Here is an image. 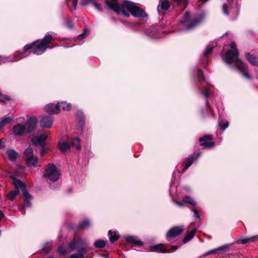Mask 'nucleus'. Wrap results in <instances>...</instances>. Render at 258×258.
<instances>
[{
	"label": "nucleus",
	"instance_id": "obj_52",
	"mask_svg": "<svg viewBox=\"0 0 258 258\" xmlns=\"http://www.w3.org/2000/svg\"><path fill=\"white\" fill-rule=\"evenodd\" d=\"M174 203L176 205H177L179 207H183V204L180 201H178L177 200H174Z\"/></svg>",
	"mask_w": 258,
	"mask_h": 258
},
{
	"label": "nucleus",
	"instance_id": "obj_39",
	"mask_svg": "<svg viewBox=\"0 0 258 258\" xmlns=\"http://www.w3.org/2000/svg\"><path fill=\"white\" fill-rule=\"evenodd\" d=\"M78 0H66L68 7H70L72 5L73 10L75 11L77 7Z\"/></svg>",
	"mask_w": 258,
	"mask_h": 258
},
{
	"label": "nucleus",
	"instance_id": "obj_24",
	"mask_svg": "<svg viewBox=\"0 0 258 258\" xmlns=\"http://www.w3.org/2000/svg\"><path fill=\"white\" fill-rule=\"evenodd\" d=\"M197 231V228H195L189 233H187L185 235V236L183 239V243H186L187 242H188L189 241H190V240H191L192 239V238L194 237Z\"/></svg>",
	"mask_w": 258,
	"mask_h": 258
},
{
	"label": "nucleus",
	"instance_id": "obj_14",
	"mask_svg": "<svg viewBox=\"0 0 258 258\" xmlns=\"http://www.w3.org/2000/svg\"><path fill=\"white\" fill-rule=\"evenodd\" d=\"M26 133H27V129L24 124L18 123L14 126L13 134L15 136H22Z\"/></svg>",
	"mask_w": 258,
	"mask_h": 258
},
{
	"label": "nucleus",
	"instance_id": "obj_32",
	"mask_svg": "<svg viewBox=\"0 0 258 258\" xmlns=\"http://www.w3.org/2000/svg\"><path fill=\"white\" fill-rule=\"evenodd\" d=\"M257 240H258V235L256 236L243 238L241 239V242L242 244H245L248 242L255 241Z\"/></svg>",
	"mask_w": 258,
	"mask_h": 258
},
{
	"label": "nucleus",
	"instance_id": "obj_12",
	"mask_svg": "<svg viewBox=\"0 0 258 258\" xmlns=\"http://www.w3.org/2000/svg\"><path fill=\"white\" fill-rule=\"evenodd\" d=\"M200 155V152H195L193 154L189 155L183 162L182 166L183 167V171L187 170L194 161L197 160Z\"/></svg>",
	"mask_w": 258,
	"mask_h": 258
},
{
	"label": "nucleus",
	"instance_id": "obj_58",
	"mask_svg": "<svg viewBox=\"0 0 258 258\" xmlns=\"http://www.w3.org/2000/svg\"><path fill=\"white\" fill-rule=\"evenodd\" d=\"M175 1L178 2H181L182 0H175Z\"/></svg>",
	"mask_w": 258,
	"mask_h": 258
},
{
	"label": "nucleus",
	"instance_id": "obj_44",
	"mask_svg": "<svg viewBox=\"0 0 258 258\" xmlns=\"http://www.w3.org/2000/svg\"><path fill=\"white\" fill-rule=\"evenodd\" d=\"M25 57V56L24 54V52L19 53L18 54L15 55L14 61H18Z\"/></svg>",
	"mask_w": 258,
	"mask_h": 258
},
{
	"label": "nucleus",
	"instance_id": "obj_35",
	"mask_svg": "<svg viewBox=\"0 0 258 258\" xmlns=\"http://www.w3.org/2000/svg\"><path fill=\"white\" fill-rule=\"evenodd\" d=\"M51 249V242H48L44 244L42 247V252L44 254H47Z\"/></svg>",
	"mask_w": 258,
	"mask_h": 258
},
{
	"label": "nucleus",
	"instance_id": "obj_46",
	"mask_svg": "<svg viewBox=\"0 0 258 258\" xmlns=\"http://www.w3.org/2000/svg\"><path fill=\"white\" fill-rule=\"evenodd\" d=\"M222 10H223V13H224L225 15H228V14H229L228 8V7H227V4H224L223 5Z\"/></svg>",
	"mask_w": 258,
	"mask_h": 258
},
{
	"label": "nucleus",
	"instance_id": "obj_8",
	"mask_svg": "<svg viewBox=\"0 0 258 258\" xmlns=\"http://www.w3.org/2000/svg\"><path fill=\"white\" fill-rule=\"evenodd\" d=\"M80 142V139L77 137H75L72 139L70 141L69 143L66 142H59L58 144V148L62 152H66L69 150L71 147H76L77 150H80L81 148Z\"/></svg>",
	"mask_w": 258,
	"mask_h": 258
},
{
	"label": "nucleus",
	"instance_id": "obj_13",
	"mask_svg": "<svg viewBox=\"0 0 258 258\" xmlns=\"http://www.w3.org/2000/svg\"><path fill=\"white\" fill-rule=\"evenodd\" d=\"M37 122L38 120L36 117L32 116L27 118L26 121L27 133H31L35 130Z\"/></svg>",
	"mask_w": 258,
	"mask_h": 258
},
{
	"label": "nucleus",
	"instance_id": "obj_50",
	"mask_svg": "<svg viewBox=\"0 0 258 258\" xmlns=\"http://www.w3.org/2000/svg\"><path fill=\"white\" fill-rule=\"evenodd\" d=\"M66 25L69 29H72L74 27V25L71 20H67L66 23Z\"/></svg>",
	"mask_w": 258,
	"mask_h": 258
},
{
	"label": "nucleus",
	"instance_id": "obj_51",
	"mask_svg": "<svg viewBox=\"0 0 258 258\" xmlns=\"http://www.w3.org/2000/svg\"><path fill=\"white\" fill-rule=\"evenodd\" d=\"M87 31H88L87 30H85L83 33L79 35L78 36V39H81L85 38V37L88 35V33H86Z\"/></svg>",
	"mask_w": 258,
	"mask_h": 258
},
{
	"label": "nucleus",
	"instance_id": "obj_53",
	"mask_svg": "<svg viewBox=\"0 0 258 258\" xmlns=\"http://www.w3.org/2000/svg\"><path fill=\"white\" fill-rule=\"evenodd\" d=\"M178 246H177V245H173V246H172L171 247V249L169 250V252L175 251V250H176L178 248Z\"/></svg>",
	"mask_w": 258,
	"mask_h": 258
},
{
	"label": "nucleus",
	"instance_id": "obj_18",
	"mask_svg": "<svg viewBox=\"0 0 258 258\" xmlns=\"http://www.w3.org/2000/svg\"><path fill=\"white\" fill-rule=\"evenodd\" d=\"M47 136L45 134H41L35 137L32 142L35 145H39L41 147H44L45 141L46 140Z\"/></svg>",
	"mask_w": 258,
	"mask_h": 258
},
{
	"label": "nucleus",
	"instance_id": "obj_29",
	"mask_svg": "<svg viewBox=\"0 0 258 258\" xmlns=\"http://www.w3.org/2000/svg\"><path fill=\"white\" fill-rule=\"evenodd\" d=\"M7 154L9 159L12 161L16 160L18 156L17 152L13 149L8 150Z\"/></svg>",
	"mask_w": 258,
	"mask_h": 258
},
{
	"label": "nucleus",
	"instance_id": "obj_11",
	"mask_svg": "<svg viewBox=\"0 0 258 258\" xmlns=\"http://www.w3.org/2000/svg\"><path fill=\"white\" fill-rule=\"evenodd\" d=\"M212 138L210 135H204L200 138L199 141L200 145L203 146L205 148H211L215 145V142L212 141Z\"/></svg>",
	"mask_w": 258,
	"mask_h": 258
},
{
	"label": "nucleus",
	"instance_id": "obj_23",
	"mask_svg": "<svg viewBox=\"0 0 258 258\" xmlns=\"http://www.w3.org/2000/svg\"><path fill=\"white\" fill-rule=\"evenodd\" d=\"M149 250L152 252L162 253H167L169 252V249H162L161 245H151L149 247Z\"/></svg>",
	"mask_w": 258,
	"mask_h": 258
},
{
	"label": "nucleus",
	"instance_id": "obj_30",
	"mask_svg": "<svg viewBox=\"0 0 258 258\" xmlns=\"http://www.w3.org/2000/svg\"><path fill=\"white\" fill-rule=\"evenodd\" d=\"M90 221L88 219H85L79 223L78 228L79 229H85L90 227Z\"/></svg>",
	"mask_w": 258,
	"mask_h": 258
},
{
	"label": "nucleus",
	"instance_id": "obj_31",
	"mask_svg": "<svg viewBox=\"0 0 258 258\" xmlns=\"http://www.w3.org/2000/svg\"><path fill=\"white\" fill-rule=\"evenodd\" d=\"M57 104H59V110L61 108L63 110H69L72 107V105L70 103H68L66 101H61L60 102H57Z\"/></svg>",
	"mask_w": 258,
	"mask_h": 258
},
{
	"label": "nucleus",
	"instance_id": "obj_2",
	"mask_svg": "<svg viewBox=\"0 0 258 258\" xmlns=\"http://www.w3.org/2000/svg\"><path fill=\"white\" fill-rule=\"evenodd\" d=\"M230 46L231 49L228 50L225 55L222 56L224 61L231 69L239 71L244 78L250 79L247 67L239 58V53L235 43H231Z\"/></svg>",
	"mask_w": 258,
	"mask_h": 258
},
{
	"label": "nucleus",
	"instance_id": "obj_21",
	"mask_svg": "<svg viewBox=\"0 0 258 258\" xmlns=\"http://www.w3.org/2000/svg\"><path fill=\"white\" fill-rule=\"evenodd\" d=\"M212 87V85L210 84L207 85V87H203V88H200L199 89V92L204 97L205 99H208L210 95V89Z\"/></svg>",
	"mask_w": 258,
	"mask_h": 258
},
{
	"label": "nucleus",
	"instance_id": "obj_20",
	"mask_svg": "<svg viewBox=\"0 0 258 258\" xmlns=\"http://www.w3.org/2000/svg\"><path fill=\"white\" fill-rule=\"evenodd\" d=\"M125 240L129 243H133L139 246H142L144 244L139 238L135 236H127L124 237Z\"/></svg>",
	"mask_w": 258,
	"mask_h": 258
},
{
	"label": "nucleus",
	"instance_id": "obj_41",
	"mask_svg": "<svg viewBox=\"0 0 258 258\" xmlns=\"http://www.w3.org/2000/svg\"><path fill=\"white\" fill-rule=\"evenodd\" d=\"M197 78H198L199 82L200 83H202V82L205 81V76L204 75V73L202 70H198V73H197Z\"/></svg>",
	"mask_w": 258,
	"mask_h": 258
},
{
	"label": "nucleus",
	"instance_id": "obj_10",
	"mask_svg": "<svg viewBox=\"0 0 258 258\" xmlns=\"http://www.w3.org/2000/svg\"><path fill=\"white\" fill-rule=\"evenodd\" d=\"M86 241L85 239L77 237H76L73 241H71L69 244V247L72 250H74L77 249H80L83 247V246L85 245Z\"/></svg>",
	"mask_w": 258,
	"mask_h": 258
},
{
	"label": "nucleus",
	"instance_id": "obj_34",
	"mask_svg": "<svg viewBox=\"0 0 258 258\" xmlns=\"http://www.w3.org/2000/svg\"><path fill=\"white\" fill-rule=\"evenodd\" d=\"M13 118L11 117H5L2 119L0 121V130L5 125L9 124Z\"/></svg>",
	"mask_w": 258,
	"mask_h": 258
},
{
	"label": "nucleus",
	"instance_id": "obj_9",
	"mask_svg": "<svg viewBox=\"0 0 258 258\" xmlns=\"http://www.w3.org/2000/svg\"><path fill=\"white\" fill-rule=\"evenodd\" d=\"M183 226H175L171 228L167 233L166 237L168 241H171L173 238L180 235L183 231Z\"/></svg>",
	"mask_w": 258,
	"mask_h": 258
},
{
	"label": "nucleus",
	"instance_id": "obj_19",
	"mask_svg": "<svg viewBox=\"0 0 258 258\" xmlns=\"http://www.w3.org/2000/svg\"><path fill=\"white\" fill-rule=\"evenodd\" d=\"M59 104L54 105L50 103L45 106L46 111L50 114L58 113L59 112Z\"/></svg>",
	"mask_w": 258,
	"mask_h": 258
},
{
	"label": "nucleus",
	"instance_id": "obj_4",
	"mask_svg": "<svg viewBox=\"0 0 258 258\" xmlns=\"http://www.w3.org/2000/svg\"><path fill=\"white\" fill-rule=\"evenodd\" d=\"M13 180L12 183L15 187V189L11 191L8 195V198L11 201H13L16 197L19 194V188L22 191L23 196L24 197H30V194L26 189V185L22 181L14 177V175L11 176Z\"/></svg>",
	"mask_w": 258,
	"mask_h": 258
},
{
	"label": "nucleus",
	"instance_id": "obj_60",
	"mask_svg": "<svg viewBox=\"0 0 258 258\" xmlns=\"http://www.w3.org/2000/svg\"><path fill=\"white\" fill-rule=\"evenodd\" d=\"M47 258H55V257H53V256H48V257H47Z\"/></svg>",
	"mask_w": 258,
	"mask_h": 258
},
{
	"label": "nucleus",
	"instance_id": "obj_1",
	"mask_svg": "<svg viewBox=\"0 0 258 258\" xmlns=\"http://www.w3.org/2000/svg\"><path fill=\"white\" fill-rule=\"evenodd\" d=\"M106 4L108 8L118 14H122L128 17L130 14L137 18H144L147 17L145 11L137 6L135 3L124 0L120 5L117 0H106Z\"/></svg>",
	"mask_w": 258,
	"mask_h": 258
},
{
	"label": "nucleus",
	"instance_id": "obj_16",
	"mask_svg": "<svg viewBox=\"0 0 258 258\" xmlns=\"http://www.w3.org/2000/svg\"><path fill=\"white\" fill-rule=\"evenodd\" d=\"M53 120L51 115L44 116L40 120V126L42 127L50 128L52 126Z\"/></svg>",
	"mask_w": 258,
	"mask_h": 258
},
{
	"label": "nucleus",
	"instance_id": "obj_26",
	"mask_svg": "<svg viewBox=\"0 0 258 258\" xmlns=\"http://www.w3.org/2000/svg\"><path fill=\"white\" fill-rule=\"evenodd\" d=\"M182 202L191 205L193 207H195L197 205V202L192 198L188 196H184L182 198Z\"/></svg>",
	"mask_w": 258,
	"mask_h": 258
},
{
	"label": "nucleus",
	"instance_id": "obj_15",
	"mask_svg": "<svg viewBox=\"0 0 258 258\" xmlns=\"http://www.w3.org/2000/svg\"><path fill=\"white\" fill-rule=\"evenodd\" d=\"M76 119L78 122V130L82 132L84 128L85 119L83 112L81 110H78L76 112Z\"/></svg>",
	"mask_w": 258,
	"mask_h": 258
},
{
	"label": "nucleus",
	"instance_id": "obj_27",
	"mask_svg": "<svg viewBox=\"0 0 258 258\" xmlns=\"http://www.w3.org/2000/svg\"><path fill=\"white\" fill-rule=\"evenodd\" d=\"M109 240L111 243H113L117 240L119 238V235L116 232H112L111 230L108 231Z\"/></svg>",
	"mask_w": 258,
	"mask_h": 258
},
{
	"label": "nucleus",
	"instance_id": "obj_17",
	"mask_svg": "<svg viewBox=\"0 0 258 258\" xmlns=\"http://www.w3.org/2000/svg\"><path fill=\"white\" fill-rule=\"evenodd\" d=\"M216 42H212L208 45L204 52V60H202V63L205 67V61L207 59L208 56L210 55L213 48L216 46Z\"/></svg>",
	"mask_w": 258,
	"mask_h": 258
},
{
	"label": "nucleus",
	"instance_id": "obj_43",
	"mask_svg": "<svg viewBox=\"0 0 258 258\" xmlns=\"http://www.w3.org/2000/svg\"><path fill=\"white\" fill-rule=\"evenodd\" d=\"M11 100V98L10 96L7 95H5V94H0V101L1 102H6L7 101H10Z\"/></svg>",
	"mask_w": 258,
	"mask_h": 258
},
{
	"label": "nucleus",
	"instance_id": "obj_45",
	"mask_svg": "<svg viewBox=\"0 0 258 258\" xmlns=\"http://www.w3.org/2000/svg\"><path fill=\"white\" fill-rule=\"evenodd\" d=\"M206 106L208 109V111L210 112L211 115L212 116L215 117V114L214 112L213 109L211 108V106H210L208 101H206Z\"/></svg>",
	"mask_w": 258,
	"mask_h": 258
},
{
	"label": "nucleus",
	"instance_id": "obj_55",
	"mask_svg": "<svg viewBox=\"0 0 258 258\" xmlns=\"http://www.w3.org/2000/svg\"><path fill=\"white\" fill-rule=\"evenodd\" d=\"M210 254H212V252H211V250L209 251H207L206 252H205L204 254V256H206L208 255H210Z\"/></svg>",
	"mask_w": 258,
	"mask_h": 258
},
{
	"label": "nucleus",
	"instance_id": "obj_40",
	"mask_svg": "<svg viewBox=\"0 0 258 258\" xmlns=\"http://www.w3.org/2000/svg\"><path fill=\"white\" fill-rule=\"evenodd\" d=\"M37 44H38V43H36L35 41L34 42H33L32 43L26 45L24 47V49H23L24 52H26L27 51H28V50H30L31 49H32V51H33V48L37 45Z\"/></svg>",
	"mask_w": 258,
	"mask_h": 258
},
{
	"label": "nucleus",
	"instance_id": "obj_25",
	"mask_svg": "<svg viewBox=\"0 0 258 258\" xmlns=\"http://www.w3.org/2000/svg\"><path fill=\"white\" fill-rule=\"evenodd\" d=\"M245 55L246 58L250 63L253 66H256L258 64V59L256 56L253 55H251L249 53H246Z\"/></svg>",
	"mask_w": 258,
	"mask_h": 258
},
{
	"label": "nucleus",
	"instance_id": "obj_48",
	"mask_svg": "<svg viewBox=\"0 0 258 258\" xmlns=\"http://www.w3.org/2000/svg\"><path fill=\"white\" fill-rule=\"evenodd\" d=\"M95 0H83L82 2V5L83 6H86L88 4H92Z\"/></svg>",
	"mask_w": 258,
	"mask_h": 258
},
{
	"label": "nucleus",
	"instance_id": "obj_59",
	"mask_svg": "<svg viewBox=\"0 0 258 258\" xmlns=\"http://www.w3.org/2000/svg\"><path fill=\"white\" fill-rule=\"evenodd\" d=\"M185 190H186L187 191H188L189 190L188 188H185Z\"/></svg>",
	"mask_w": 258,
	"mask_h": 258
},
{
	"label": "nucleus",
	"instance_id": "obj_5",
	"mask_svg": "<svg viewBox=\"0 0 258 258\" xmlns=\"http://www.w3.org/2000/svg\"><path fill=\"white\" fill-rule=\"evenodd\" d=\"M60 173L57 167L52 163H49L45 168L43 177L47 182H54L60 177Z\"/></svg>",
	"mask_w": 258,
	"mask_h": 258
},
{
	"label": "nucleus",
	"instance_id": "obj_37",
	"mask_svg": "<svg viewBox=\"0 0 258 258\" xmlns=\"http://www.w3.org/2000/svg\"><path fill=\"white\" fill-rule=\"evenodd\" d=\"M190 210L194 213V217L195 219L198 220L199 222L201 221V215L199 213V211L197 209L196 207H192Z\"/></svg>",
	"mask_w": 258,
	"mask_h": 258
},
{
	"label": "nucleus",
	"instance_id": "obj_28",
	"mask_svg": "<svg viewBox=\"0 0 258 258\" xmlns=\"http://www.w3.org/2000/svg\"><path fill=\"white\" fill-rule=\"evenodd\" d=\"M229 247L228 245H225L221 246H220L218 248L213 249L211 250V252L212 254H215L217 253H220L222 251H226Z\"/></svg>",
	"mask_w": 258,
	"mask_h": 258
},
{
	"label": "nucleus",
	"instance_id": "obj_22",
	"mask_svg": "<svg viewBox=\"0 0 258 258\" xmlns=\"http://www.w3.org/2000/svg\"><path fill=\"white\" fill-rule=\"evenodd\" d=\"M88 250L87 247L82 248L79 250L78 252L73 253L70 256L69 258H84V255L87 253Z\"/></svg>",
	"mask_w": 258,
	"mask_h": 258
},
{
	"label": "nucleus",
	"instance_id": "obj_36",
	"mask_svg": "<svg viewBox=\"0 0 258 258\" xmlns=\"http://www.w3.org/2000/svg\"><path fill=\"white\" fill-rule=\"evenodd\" d=\"M106 242L104 240L98 239L94 242V245L96 248H102L105 246Z\"/></svg>",
	"mask_w": 258,
	"mask_h": 258
},
{
	"label": "nucleus",
	"instance_id": "obj_57",
	"mask_svg": "<svg viewBox=\"0 0 258 258\" xmlns=\"http://www.w3.org/2000/svg\"><path fill=\"white\" fill-rule=\"evenodd\" d=\"M100 255H101L103 257H106L107 255L105 254H101Z\"/></svg>",
	"mask_w": 258,
	"mask_h": 258
},
{
	"label": "nucleus",
	"instance_id": "obj_7",
	"mask_svg": "<svg viewBox=\"0 0 258 258\" xmlns=\"http://www.w3.org/2000/svg\"><path fill=\"white\" fill-rule=\"evenodd\" d=\"M190 14L188 12H186L183 17V19L182 20H181L180 23L182 24H183L185 25V29L186 30H191L195 28L196 26H197L198 25H199L203 21L204 17L203 16L200 15L199 16L195 17L194 19H192V20L188 24H186L187 22L188 21L189 17H190Z\"/></svg>",
	"mask_w": 258,
	"mask_h": 258
},
{
	"label": "nucleus",
	"instance_id": "obj_49",
	"mask_svg": "<svg viewBox=\"0 0 258 258\" xmlns=\"http://www.w3.org/2000/svg\"><path fill=\"white\" fill-rule=\"evenodd\" d=\"M58 252L60 255H64L66 253V249L62 247H59Z\"/></svg>",
	"mask_w": 258,
	"mask_h": 258
},
{
	"label": "nucleus",
	"instance_id": "obj_33",
	"mask_svg": "<svg viewBox=\"0 0 258 258\" xmlns=\"http://www.w3.org/2000/svg\"><path fill=\"white\" fill-rule=\"evenodd\" d=\"M169 8V4L168 1L164 0L161 3L160 5L158 6L157 10L158 11H160V10H167Z\"/></svg>",
	"mask_w": 258,
	"mask_h": 258
},
{
	"label": "nucleus",
	"instance_id": "obj_6",
	"mask_svg": "<svg viewBox=\"0 0 258 258\" xmlns=\"http://www.w3.org/2000/svg\"><path fill=\"white\" fill-rule=\"evenodd\" d=\"M24 158L27 166L29 167L41 166L38 157L34 155L33 150L31 148H28L24 151Z\"/></svg>",
	"mask_w": 258,
	"mask_h": 258
},
{
	"label": "nucleus",
	"instance_id": "obj_54",
	"mask_svg": "<svg viewBox=\"0 0 258 258\" xmlns=\"http://www.w3.org/2000/svg\"><path fill=\"white\" fill-rule=\"evenodd\" d=\"M45 153V149H44V147H42V148L41 149L40 154L41 155H44Z\"/></svg>",
	"mask_w": 258,
	"mask_h": 258
},
{
	"label": "nucleus",
	"instance_id": "obj_42",
	"mask_svg": "<svg viewBox=\"0 0 258 258\" xmlns=\"http://www.w3.org/2000/svg\"><path fill=\"white\" fill-rule=\"evenodd\" d=\"M24 198H25L24 205V208H29V207H31V203L30 200L31 199V196L30 195V197H29V198L24 197Z\"/></svg>",
	"mask_w": 258,
	"mask_h": 258
},
{
	"label": "nucleus",
	"instance_id": "obj_38",
	"mask_svg": "<svg viewBox=\"0 0 258 258\" xmlns=\"http://www.w3.org/2000/svg\"><path fill=\"white\" fill-rule=\"evenodd\" d=\"M218 125L222 130L224 131L226 128H227L228 127L229 122L228 121H226L225 123H223L222 119L221 118V116L220 115V117L218 120Z\"/></svg>",
	"mask_w": 258,
	"mask_h": 258
},
{
	"label": "nucleus",
	"instance_id": "obj_3",
	"mask_svg": "<svg viewBox=\"0 0 258 258\" xmlns=\"http://www.w3.org/2000/svg\"><path fill=\"white\" fill-rule=\"evenodd\" d=\"M51 34H50L49 32H48L45 34V37L41 40H37L35 41V42L38 43V44L33 48V54L40 55L44 53L47 49H51L52 48L48 46V44L53 40L54 36H52V34L54 35L55 34L53 32H51Z\"/></svg>",
	"mask_w": 258,
	"mask_h": 258
},
{
	"label": "nucleus",
	"instance_id": "obj_47",
	"mask_svg": "<svg viewBox=\"0 0 258 258\" xmlns=\"http://www.w3.org/2000/svg\"><path fill=\"white\" fill-rule=\"evenodd\" d=\"M92 5L94 6V7L99 11H101V6L95 0L94 1Z\"/></svg>",
	"mask_w": 258,
	"mask_h": 258
},
{
	"label": "nucleus",
	"instance_id": "obj_56",
	"mask_svg": "<svg viewBox=\"0 0 258 258\" xmlns=\"http://www.w3.org/2000/svg\"><path fill=\"white\" fill-rule=\"evenodd\" d=\"M4 147V145L3 144L2 140L0 139V149Z\"/></svg>",
	"mask_w": 258,
	"mask_h": 258
}]
</instances>
